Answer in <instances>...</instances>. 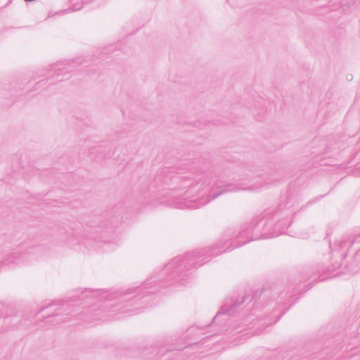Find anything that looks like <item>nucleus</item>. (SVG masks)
Segmentation results:
<instances>
[{
	"label": "nucleus",
	"mask_w": 360,
	"mask_h": 360,
	"mask_svg": "<svg viewBox=\"0 0 360 360\" xmlns=\"http://www.w3.org/2000/svg\"><path fill=\"white\" fill-rule=\"evenodd\" d=\"M101 292L100 290H91L89 291H86L85 292H89V293H92L93 294V296L94 297H96L97 295V294H98L99 292Z\"/></svg>",
	"instance_id": "nucleus-11"
},
{
	"label": "nucleus",
	"mask_w": 360,
	"mask_h": 360,
	"mask_svg": "<svg viewBox=\"0 0 360 360\" xmlns=\"http://www.w3.org/2000/svg\"><path fill=\"white\" fill-rule=\"evenodd\" d=\"M295 285L294 283H289L285 287V289L281 292L278 297L280 300L288 299L292 295H295Z\"/></svg>",
	"instance_id": "nucleus-7"
},
{
	"label": "nucleus",
	"mask_w": 360,
	"mask_h": 360,
	"mask_svg": "<svg viewBox=\"0 0 360 360\" xmlns=\"http://www.w3.org/2000/svg\"><path fill=\"white\" fill-rule=\"evenodd\" d=\"M248 298V295L247 294H244L240 297L231 296L226 298L224 303L222 304L220 311H218L216 316L221 314H226L229 316L233 315L236 310L245 302Z\"/></svg>",
	"instance_id": "nucleus-4"
},
{
	"label": "nucleus",
	"mask_w": 360,
	"mask_h": 360,
	"mask_svg": "<svg viewBox=\"0 0 360 360\" xmlns=\"http://www.w3.org/2000/svg\"><path fill=\"white\" fill-rule=\"evenodd\" d=\"M287 224L288 221L280 219V211L276 210L271 217L265 215L243 224L236 235H233L231 231H227L222 240L218 244L208 248L195 250L191 253L186 254L184 257L179 256L172 259L162 270L159 278L154 280L153 278L147 279L137 295L130 298L129 302L132 304L138 301H140L141 304L148 303L153 299L157 290L156 286L163 285L164 281L160 276L169 274L168 281L172 280L184 285L185 277L188 274L186 272H188L191 268L202 265L206 262L205 260L207 257L231 251L251 240L276 237L284 231Z\"/></svg>",
	"instance_id": "nucleus-1"
},
{
	"label": "nucleus",
	"mask_w": 360,
	"mask_h": 360,
	"mask_svg": "<svg viewBox=\"0 0 360 360\" xmlns=\"http://www.w3.org/2000/svg\"><path fill=\"white\" fill-rule=\"evenodd\" d=\"M51 305V304H49V305H47L46 307H43L40 308V309L39 310V313L41 312V311H43L45 308H46V307H49Z\"/></svg>",
	"instance_id": "nucleus-17"
},
{
	"label": "nucleus",
	"mask_w": 360,
	"mask_h": 360,
	"mask_svg": "<svg viewBox=\"0 0 360 360\" xmlns=\"http://www.w3.org/2000/svg\"><path fill=\"white\" fill-rule=\"evenodd\" d=\"M168 340L165 339H161L157 340L153 344H146L144 346L141 347L142 353L145 356L152 355L158 356L163 354L166 352L173 351V350H180L184 347H174L173 345H169Z\"/></svg>",
	"instance_id": "nucleus-3"
},
{
	"label": "nucleus",
	"mask_w": 360,
	"mask_h": 360,
	"mask_svg": "<svg viewBox=\"0 0 360 360\" xmlns=\"http://www.w3.org/2000/svg\"><path fill=\"white\" fill-rule=\"evenodd\" d=\"M8 322H10L9 318H6V319H4V323H8Z\"/></svg>",
	"instance_id": "nucleus-18"
},
{
	"label": "nucleus",
	"mask_w": 360,
	"mask_h": 360,
	"mask_svg": "<svg viewBox=\"0 0 360 360\" xmlns=\"http://www.w3.org/2000/svg\"><path fill=\"white\" fill-rule=\"evenodd\" d=\"M12 262V261H8V258H5L3 261V264L5 265L8 264L9 263Z\"/></svg>",
	"instance_id": "nucleus-13"
},
{
	"label": "nucleus",
	"mask_w": 360,
	"mask_h": 360,
	"mask_svg": "<svg viewBox=\"0 0 360 360\" xmlns=\"http://www.w3.org/2000/svg\"><path fill=\"white\" fill-rule=\"evenodd\" d=\"M210 184V181H207V179H200V180H198L197 182H195L194 184H192L190 186L189 189L193 190L195 188H197L198 191L200 190V189H204V186H208Z\"/></svg>",
	"instance_id": "nucleus-9"
},
{
	"label": "nucleus",
	"mask_w": 360,
	"mask_h": 360,
	"mask_svg": "<svg viewBox=\"0 0 360 360\" xmlns=\"http://www.w3.org/2000/svg\"><path fill=\"white\" fill-rule=\"evenodd\" d=\"M82 8V6H77V4H75V5L72 6V10L73 11H79Z\"/></svg>",
	"instance_id": "nucleus-12"
},
{
	"label": "nucleus",
	"mask_w": 360,
	"mask_h": 360,
	"mask_svg": "<svg viewBox=\"0 0 360 360\" xmlns=\"http://www.w3.org/2000/svg\"><path fill=\"white\" fill-rule=\"evenodd\" d=\"M352 243L350 242V240L347 239H342L340 241L335 242L334 243V246H335V248H334V250L336 249V248L338 250H342L352 245ZM330 247L333 250L331 244L330 245Z\"/></svg>",
	"instance_id": "nucleus-8"
},
{
	"label": "nucleus",
	"mask_w": 360,
	"mask_h": 360,
	"mask_svg": "<svg viewBox=\"0 0 360 360\" xmlns=\"http://www.w3.org/2000/svg\"><path fill=\"white\" fill-rule=\"evenodd\" d=\"M269 291V290L266 289V288L262 290V292H264L266 293H268Z\"/></svg>",
	"instance_id": "nucleus-20"
},
{
	"label": "nucleus",
	"mask_w": 360,
	"mask_h": 360,
	"mask_svg": "<svg viewBox=\"0 0 360 360\" xmlns=\"http://www.w3.org/2000/svg\"><path fill=\"white\" fill-rule=\"evenodd\" d=\"M134 291H135V289H134V288L129 289V290L127 291L126 295H129V294H131V293H133V292H134Z\"/></svg>",
	"instance_id": "nucleus-14"
},
{
	"label": "nucleus",
	"mask_w": 360,
	"mask_h": 360,
	"mask_svg": "<svg viewBox=\"0 0 360 360\" xmlns=\"http://www.w3.org/2000/svg\"><path fill=\"white\" fill-rule=\"evenodd\" d=\"M53 316H48L46 319H48V321H51L50 319L52 318Z\"/></svg>",
	"instance_id": "nucleus-19"
},
{
	"label": "nucleus",
	"mask_w": 360,
	"mask_h": 360,
	"mask_svg": "<svg viewBox=\"0 0 360 360\" xmlns=\"http://www.w3.org/2000/svg\"><path fill=\"white\" fill-rule=\"evenodd\" d=\"M342 265V264L339 262H335V264H332L331 266H327L326 268L323 265H319L315 271L309 276V278H312L314 281H323L328 278L335 277L339 273H336L333 275H331V274L339 269Z\"/></svg>",
	"instance_id": "nucleus-5"
},
{
	"label": "nucleus",
	"mask_w": 360,
	"mask_h": 360,
	"mask_svg": "<svg viewBox=\"0 0 360 360\" xmlns=\"http://www.w3.org/2000/svg\"><path fill=\"white\" fill-rule=\"evenodd\" d=\"M51 70H54L55 74L58 76L63 73V70L65 72H69L73 70L75 68L74 61H65L62 63H57L51 65Z\"/></svg>",
	"instance_id": "nucleus-6"
},
{
	"label": "nucleus",
	"mask_w": 360,
	"mask_h": 360,
	"mask_svg": "<svg viewBox=\"0 0 360 360\" xmlns=\"http://www.w3.org/2000/svg\"><path fill=\"white\" fill-rule=\"evenodd\" d=\"M262 292L255 291V292L253 293V295H252V298H251L250 301H251V300H257V299H258V298L261 296Z\"/></svg>",
	"instance_id": "nucleus-10"
},
{
	"label": "nucleus",
	"mask_w": 360,
	"mask_h": 360,
	"mask_svg": "<svg viewBox=\"0 0 360 360\" xmlns=\"http://www.w3.org/2000/svg\"><path fill=\"white\" fill-rule=\"evenodd\" d=\"M92 0H82V4L85 5L89 4Z\"/></svg>",
	"instance_id": "nucleus-15"
},
{
	"label": "nucleus",
	"mask_w": 360,
	"mask_h": 360,
	"mask_svg": "<svg viewBox=\"0 0 360 360\" xmlns=\"http://www.w3.org/2000/svg\"><path fill=\"white\" fill-rule=\"evenodd\" d=\"M346 255H347V252H344V253L341 254V255L339 256V257H340V258H341V259L342 260V259H342V257H345Z\"/></svg>",
	"instance_id": "nucleus-16"
},
{
	"label": "nucleus",
	"mask_w": 360,
	"mask_h": 360,
	"mask_svg": "<svg viewBox=\"0 0 360 360\" xmlns=\"http://www.w3.org/2000/svg\"><path fill=\"white\" fill-rule=\"evenodd\" d=\"M247 189L255 188L253 187H244L240 184L226 183L221 179H218L214 181L211 188H209L210 193L207 198L205 199L202 198L194 200L184 199L179 203L178 207L180 209H198L225 192H236Z\"/></svg>",
	"instance_id": "nucleus-2"
}]
</instances>
